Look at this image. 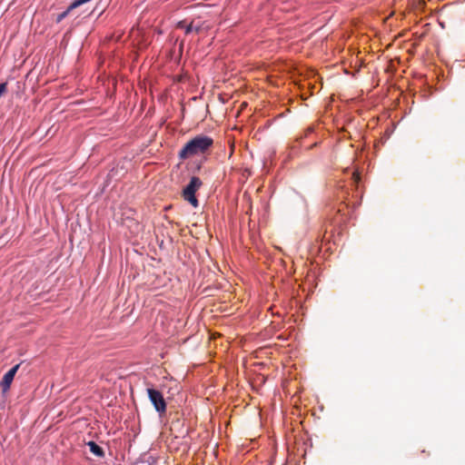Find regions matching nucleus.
Wrapping results in <instances>:
<instances>
[{"label":"nucleus","instance_id":"7ed1b4c3","mask_svg":"<svg viewBox=\"0 0 465 465\" xmlns=\"http://www.w3.org/2000/svg\"><path fill=\"white\" fill-rule=\"evenodd\" d=\"M147 394L156 411L160 414L164 413L166 411V402L162 392L155 389L148 388Z\"/></svg>","mask_w":465,"mask_h":465},{"label":"nucleus","instance_id":"423d86ee","mask_svg":"<svg viewBox=\"0 0 465 465\" xmlns=\"http://www.w3.org/2000/svg\"><path fill=\"white\" fill-rule=\"evenodd\" d=\"M89 449H90V451L94 454L95 456H102L103 455V450L102 449L97 445L95 444L94 441H89L87 443Z\"/></svg>","mask_w":465,"mask_h":465},{"label":"nucleus","instance_id":"9d476101","mask_svg":"<svg viewBox=\"0 0 465 465\" xmlns=\"http://www.w3.org/2000/svg\"><path fill=\"white\" fill-rule=\"evenodd\" d=\"M5 90H6V84H0V96L5 92Z\"/></svg>","mask_w":465,"mask_h":465},{"label":"nucleus","instance_id":"6e6552de","mask_svg":"<svg viewBox=\"0 0 465 465\" xmlns=\"http://www.w3.org/2000/svg\"><path fill=\"white\" fill-rule=\"evenodd\" d=\"M74 8H71V5L68 7V9L66 11H64V13L60 14L57 17V22H61L67 15L68 13L73 10Z\"/></svg>","mask_w":465,"mask_h":465},{"label":"nucleus","instance_id":"39448f33","mask_svg":"<svg viewBox=\"0 0 465 465\" xmlns=\"http://www.w3.org/2000/svg\"><path fill=\"white\" fill-rule=\"evenodd\" d=\"M19 369V365H15L13 368H11L3 377L2 381H0V389L3 393H5L10 389V386L14 381V378Z\"/></svg>","mask_w":465,"mask_h":465},{"label":"nucleus","instance_id":"20e7f679","mask_svg":"<svg viewBox=\"0 0 465 465\" xmlns=\"http://www.w3.org/2000/svg\"><path fill=\"white\" fill-rule=\"evenodd\" d=\"M176 27L180 29H184L186 35H189L191 33L201 34L204 31H207V29L209 28V26L206 25L204 22L195 20H193L190 24H186L184 20L180 21L177 23Z\"/></svg>","mask_w":465,"mask_h":465},{"label":"nucleus","instance_id":"f03ea898","mask_svg":"<svg viewBox=\"0 0 465 465\" xmlns=\"http://www.w3.org/2000/svg\"><path fill=\"white\" fill-rule=\"evenodd\" d=\"M203 185V182L197 176H193L190 183L183 190V197L189 202L193 207H198L199 203L195 197V193Z\"/></svg>","mask_w":465,"mask_h":465},{"label":"nucleus","instance_id":"0eeeda50","mask_svg":"<svg viewBox=\"0 0 465 465\" xmlns=\"http://www.w3.org/2000/svg\"><path fill=\"white\" fill-rule=\"evenodd\" d=\"M90 0H76L73 4H71V8H76L81 5L89 2Z\"/></svg>","mask_w":465,"mask_h":465},{"label":"nucleus","instance_id":"f257e3e1","mask_svg":"<svg viewBox=\"0 0 465 465\" xmlns=\"http://www.w3.org/2000/svg\"><path fill=\"white\" fill-rule=\"evenodd\" d=\"M213 144V140L206 135H197L187 142L179 151V158L185 160L208 152Z\"/></svg>","mask_w":465,"mask_h":465},{"label":"nucleus","instance_id":"1a4fd4ad","mask_svg":"<svg viewBox=\"0 0 465 465\" xmlns=\"http://www.w3.org/2000/svg\"><path fill=\"white\" fill-rule=\"evenodd\" d=\"M352 178H353L354 182H355L356 183H358L360 182V179H361V177H360V173H356V172H355V173H353V174H352Z\"/></svg>","mask_w":465,"mask_h":465}]
</instances>
